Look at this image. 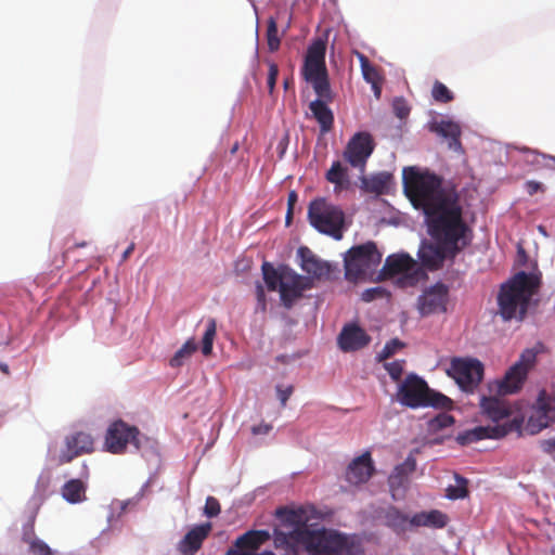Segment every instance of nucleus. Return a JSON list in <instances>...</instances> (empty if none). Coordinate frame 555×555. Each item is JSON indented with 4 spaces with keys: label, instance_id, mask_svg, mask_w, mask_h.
<instances>
[{
    "label": "nucleus",
    "instance_id": "f257e3e1",
    "mask_svg": "<svg viewBox=\"0 0 555 555\" xmlns=\"http://www.w3.org/2000/svg\"><path fill=\"white\" fill-rule=\"evenodd\" d=\"M403 189L413 207L425 214L434 238L454 244L468 231L456 193L444 189L436 173L416 167L404 168Z\"/></svg>",
    "mask_w": 555,
    "mask_h": 555
},
{
    "label": "nucleus",
    "instance_id": "f03ea898",
    "mask_svg": "<svg viewBox=\"0 0 555 555\" xmlns=\"http://www.w3.org/2000/svg\"><path fill=\"white\" fill-rule=\"evenodd\" d=\"M480 409L482 414L495 424L478 426L459 435L456 440L460 444L465 446L483 439H501L511 433H520L522 426L521 418L514 417L503 424H500L501 421L506 420L512 415V409L506 401L496 397L482 396L480 400Z\"/></svg>",
    "mask_w": 555,
    "mask_h": 555
},
{
    "label": "nucleus",
    "instance_id": "7ed1b4c3",
    "mask_svg": "<svg viewBox=\"0 0 555 555\" xmlns=\"http://www.w3.org/2000/svg\"><path fill=\"white\" fill-rule=\"evenodd\" d=\"M538 286V279L524 271L516 273L507 283L503 284L498 296L500 314L503 320H522Z\"/></svg>",
    "mask_w": 555,
    "mask_h": 555
},
{
    "label": "nucleus",
    "instance_id": "20e7f679",
    "mask_svg": "<svg viewBox=\"0 0 555 555\" xmlns=\"http://www.w3.org/2000/svg\"><path fill=\"white\" fill-rule=\"evenodd\" d=\"M311 555H365L362 539L336 530H313L305 542Z\"/></svg>",
    "mask_w": 555,
    "mask_h": 555
},
{
    "label": "nucleus",
    "instance_id": "39448f33",
    "mask_svg": "<svg viewBox=\"0 0 555 555\" xmlns=\"http://www.w3.org/2000/svg\"><path fill=\"white\" fill-rule=\"evenodd\" d=\"M397 400L411 409L430 406L449 410L453 405L449 397L429 388L426 380L414 373L406 375L399 385Z\"/></svg>",
    "mask_w": 555,
    "mask_h": 555
},
{
    "label": "nucleus",
    "instance_id": "423d86ee",
    "mask_svg": "<svg viewBox=\"0 0 555 555\" xmlns=\"http://www.w3.org/2000/svg\"><path fill=\"white\" fill-rule=\"evenodd\" d=\"M325 51L323 41H314L307 50L301 74L305 80L312 85L318 96L334 100L325 65Z\"/></svg>",
    "mask_w": 555,
    "mask_h": 555
},
{
    "label": "nucleus",
    "instance_id": "0eeeda50",
    "mask_svg": "<svg viewBox=\"0 0 555 555\" xmlns=\"http://www.w3.org/2000/svg\"><path fill=\"white\" fill-rule=\"evenodd\" d=\"M310 224L320 233L326 234L336 241L344 236L345 214L340 207L319 197L310 202L308 207Z\"/></svg>",
    "mask_w": 555,
    "mask_h": 555
},
{
    "label": "nucleus",
    "instance_id": "6e6552de",
    "mask_svg": "<svg viewBox=\"0 0 555 555\" xmlns=\"http://www.w3.org/2000/svg\"><path fill=\"white\" fill-rule=\"evenodd\" d=\"M382 253L373 241L352 246L344 257L345 278L357 282L369 275L382 261Z\"/></svg>",
    "mask_w": 555,
    "mask_h": 555
},
{
    "label": "nucleus",
    "instance_id": "1a4fd4ad",
    "mask_svg": "<svg viewBox=\"0 0 555 555\" xmlns=\"http://www.w3.org/2000/svg\"><path fill=\"white\" fill-rule=\"evenodd\" d=\"M465 233L453 244L440 238H435L440 244L422 243L418 249V258L424 267L437 270L446 258H454L465 246L469 244Z\"/></svg>",
    "mask_w": 555,
    "mask_h": 555
},
{
    "label": "nucleus",
    "instance_id": "9d476101",
    "mask_svg": "<svg viewBox=\"0 0 555 555\" xmlns=\"http://www.w3.org/2000/svg\"><path fill=\"white\" fill-rule=\"evenodd\" d=\"M447 374L463 391L473 393L483 378V365L477 359L454 358Z\"/></svg>",
    "mask_w": 555,
    "mask_h": 555
},
{
    "label": "nucleus",
    "instance_id": "9b49d317",
    "mask_svg": "<svg viewBox=\"0 0 555 555\" xmlns=\"http://www.w3.org/2000/svg\"><path fill=\"white\" fill-rule=\"evenodd\" d=\"M382 274L384 276L401 274L399 283L402 286H414L421 279L426 276L424 270L408 254L388 256L382 269Z\"/></svg>",
    "mask_w": 555,
    "mask_h": 555
},
{
    "label": "nucleus",
    "instance_id": "f8f14e48",
    "mask_svg": "<svg viewBox=\"0 0 555 555\" xmlns=\"http://www.w3.org/2000/svg\"><path fill=\"white\" fill-rule=\"evenodd\" d=\"M375 149V142L370 132L360 131L348 141L343 157L353 168L364 172L367 159Z\"/></svg>",
    "mask_w": 555,
    "mask_h": 555
},
{
    "label": "nucleus",
    "instance_id": "ddd939ff",
    "mask_svg": "<svg viewBox=\"0 0 555 555\" xmlns=\"http://www.w3.org/2000/svg\"><path fill=\"white\" fill-rule=\"evenodd\" d=\"M537 353L532 349H526L519 360L509 367L499 385V392L502 395L517 392L527 378L529 370L535 363Z\"/></svg>",
    "mask_w": 555,
    "mask_h": 555
},
{
    "label": "nucleus",
    "instance_id": "4468645a",
    "mask_svg": "<svg viewBox=\"0 0 555 555\" xmlns=\"http://www.w3.org/2000/svg\"><path fill=\"white\" fill-rule=\"evenodd\" d=\"M448 302L449 287L441 282H437L423 291L417 299V308L423 317H427L446 312Z\"/></svg>",
    "mask_w": 555,
    "mask_h": 555
},
{
    "label": "nucleus",
    "instance_id": "2eb2a0df",
    "mask_svg": "<svg viewBox=\"0 0 555 555\" xmlns=\"http://www.w3.org/2000/svg\"><path fill=\"white\" fill-rule=\"evenodd\" d=\"M310 287L311 283L308 278L298 274L288 267L282 275V283L279 287L282 305L286 309H291L302 297L304 292Z\"/></svg>",
    "mask_w": 555,
    "mask_h": 555
},
{
    "label": "nucleus",
    "instance_id": "dca6fc26",
    "mask_svg": "<svg viewBox=\"0 0 555 555\" xmlns=\"http://www.w3.org/2000/svg\"><path fill=\"white\" fill-rule=\"evenodd\" d=\"M138 436L139 430L137 427L129 426L122 421H117L107 429L105 437L106 449L115 454L122 453L129 442L139 449Z\"/></svg>",
    "mask_w": 555,
    "mask_h": 555
},
{
    "label": "nucleus",
    "instance_id": "f3484780",
    "mask_svg": "<svg viewBox=\"0 0 555 555\" xmlns=\"http://www.w3.org/2000/svg\"><path fill=\"white\" fill-rule=\"evenodd\" d=\"M64 444L65 447L57 459L59 465L70 463L74 459L89 454L94 450L93 437L85 431H76L67 435Z\"/></svg>",
    "mask_w": 555,
    "mask_h": 555
},
{
    "label": "nucleus",
    "instance_id": "a211bd4d",
    "mask_svg": "<svg viewBox=\"0 0 555 555\" xmlns=\"http://www.w3.org/2000/svg\"><path fill=\"white\" fill-rule=\"evenodd\" d=\"M276 516L286 525L293 527L289 537L296 541L305 543L309 534L313 532L308 528V517L304 508L289 509L280 507L276 509Z\"/></svg>",
    "mask_w": 555,
    "mask_h": 555
},
{
    "label": "nucleus",
    "instance_id": "6ab92c4d",
    "mask_svg": "<svg viewBox=\"0 0 555 555\" xmlns=\"http://www.w3.org/2000/svg\"><path fill=\"white\" fill-rule=\"evenodd\" d=\"M269 540L270 533L267 530H248L234 541L225 555H258L259 547Z\"/></svg>",
    "mask_w": 555,
    "mask_h": 555
},
{
    "label": "nucleus",
    "instance_id": "aec40b11",
    "mask_svg": "<svg viewBox=\"0 0 555 555\" xmlns=\"http://www.w3.org/2000/svg\"><path fill=\"white\" fill-rule=\"evenodd\" d=\"M371 340L372 338L365 330L356 323H348L344 325L337 337L338 347L344 352L361 350L369 346Z\"/></svg>",
    "mask_w": 555,
    "mask_h": 555
},
{
    "label": "nucleus",
    "instance_id": "412c9836",
    "mask_svg": "<svg viewBox=\"0 0 555 555\" xmlns=\"http://www.w3.org/2000/svg\"><path fill=\"white\" fill-rule=\"evenodd\" d=\"M533 409V414L529 418L530 426L541 430L555 422V402L546 390H540Z\"/></svg>",
    "mask_w": 555,
    "mask_h": 555
},
{
    "label": "nucleus",
    "instance_id": "4be33fe9",
    "mask_svg": "<svg viewBox=\"0 0 555 555\" xmlns=\"http://www.w3.org/2000/svg\"><path fill=\"white\" fill-rule=\"evenodd\" d=\"M375 472L374 463L369 451L353 459L346 469V480L353 486L369 481Z\"/></svg>",
    "mask_w": 555,
    "mask_h": 555
},
{
    "label": "nucleus",
    "instance_id": "5701e85b",
    "mask_svg": "<svg viewBox=\"0 0 555 555\" xmlns=\"http://www.w3.org/2000/svg\"><path fill=\"white\" fill-rule=\"evenodd\" d=\"M297 255L300 259V267L306 273L318 280L330 276L331 266L319 259L308 247H299Z\"/></svg>",
    "mask_w": 555,
    "mask_h": 555
},
{
    "label": "nucleus",
    "instance_id": "b1692460",
    "mask_svg": "<svg viewBox=\"0 0 555 555\" xmlns=\"http://www.w3.org/2000/svg\"><path fill=\"white\" fill-rule=\"evenodd\" d=\"M211 531V524L206 522L193 527L179 542V551L183 555H194Z\"/></svg>",
    "mask_w": 555,
    "mask_h": 555
},
{
    "label": "nucleus",
    "instance_id": "393cba45",
    "mask_svg": "<svg viewBox=\"0 0 555 555\" xmlns=\"http://www.w3.org/2000/svg\"><path fill=\"white\" fill-rule=\"evenodd\" d=\"M333 100H327L322 96H318L317 100L309 104V108L312 112L313 117L317 119L323 133L328 132L334 125V115L331 108L327 106Z\"/></svg>",
    "mask_w": 555,
    "mask_h": 555
},
{
    "label": "nucleus",
    "instance_id": "a878e982",
    "mask_svg": "<svg viewBox=\"0 0 555 555\" xmlns=\"http://www.w3.org/2000/svg\"><path fill=\"white\" fill-rule=\"evenodd\" d=\"M448 520L449 518L444 513L438 509H431L429 512L416 513L412 516L410 522L416 527L441 529L447 526Z\"/></svg>",
    "mask_w": 555,
    "mask_h": 555
},
{
    "label": "nucleus",
    "instance_id": "bb28decb",
    "mask_svg": "<svg viewBox=\"0 0 555 555\" xmlns=\"http://www.w3.org/2000/svg\"><path fill=\"white\" fill-rule=\"evenodd\" d=\"M430 130L448 139L450 149L457 150L461 147V128L457 124L450 120H441L439 122H433L430 125Z\"/></svg>",
    "mask_w": 555,
    "mask_h": 555
},
{
    "label": "nucleus",
    "instance_id": "cd10ccee",
    "mask_svg": "<svg viewBox=\"0 0 555 555\" xmlns=\"http://www.w3.org/2000/svg\"><path fill=\"white\" fill-rule=\"evenodd\" d=\"M325 179L334 184L335 192L347 190L350 186L348 168L339 160L333 162L331 168L325 173Z\"/></svg>",
    "mask_w": 555,
    "mask_h": 555
},
{
    "label": "nucleus",
    "instance_id": "c85d7f7f",
    "mask_svg": "<svg viewBox=\"0 0 555 555\" xmlns=\"http://www.w3.org/2000/svg\"><path fill=\"white\" fill-rule=\"evenodd\" d=\"M86 491L87 485L81 479H70L61 489L63 499L70 504L83 502L87 499Z\"/></svg>",
    "mask_w": 555,
    "mask_h": 555
},
{
    "label": "nucleus",
    "instance_id": "c756f323",
    "mask_svg": "<svg viewBox=\"0 0 555 555\" xmlns=\"http://www.w3.org/2000/svg\"><path fill=\"white\" fill-rule=\"evenodd\" d=\"M391 180H392L391 173L383 171V172L373 175L370 178H363L362 186L366 192L382 195L388 191Z\"/></svg>",
    "mask_w": 555,
    "mask_h": 555
},
{
    "label": "nucleus",
    "instance_id": "7c9ffc66",
    "mask_svg": "<svg viewBox=\"0 0 555 555\" xmlns=\"http://www.w3.org/2000/svg\"><path fill=\"white\" fill-rule=\"evenodd\" d=\"M287 266L274 268V266L268 261L262 263L261 271L263 281L270 292L279 291V287L282 283V275L284 274V271L287 270Z\"/></svg>",
    "mask_w": 555,
    "mask_h": 555
},
{
    "label": "nucleus",
    "instance_id": "2f4dec72",
    "mask_svg": "<svg viewBox=\"0 0 555 555\" xmlns=\"http://www.w3.org/2000/svg\"><path fill=\"white\" fill-rule=\"evenodd\" d=\"M416 469V460L410 455L405 461L397 465L389 477V483L393 486H402L408 479V476Z\"/></svg>",
    "mask_w": 555,
    "mask_h": 555
},
{
    "label": "nucleus",
    "instance_id": "473e14b6",
    "mask_svg": "<svg viewBox=\"0 0 555 555\" xmlns=\"http://www.w3.org/2000/svg\"><path fill=\"white\" fill-rule=\"evenodd\" d=\"M197 350V344L194 338L188 339L182 347L176 351L173 357L169 360L171 367H180L184 364L185 360L190 359L191 356Z\"/></svg>",
    "mask_w": 555,
    "mask_h": 555
},
{
    "label": "nucleus",
    "instance_id": "72a5a7b5",
    "mask_svg": "<svg viewBox=\"0 0 555 555\" xmlns=\"http://www.w3.org/2000/svg\"><path fill=\"white\" fill-rule=\"evenodd\" d=\"M360 64H361V70L363 78L372 83L373 88L375 89L376 96H379L380 90L377 87L379 76L376 68L370 63L369 59L364 55H360Z\"/></svg>",
    "mask_w": 555,
    "mask_h": 555
},
{
    "label": "nucleus",
    "instance_id": "f704fd0d",
    "mask_svg": "<svg viewBox=\"0 0 555 555\" xmlns=\"http://www.w3.org/2000/svg\"><path fill=\"white\" fill-rule=\"evenodd\" d=\"M266 39L268 43V49L270 52H275L280 49L281 46V36L278 30V22L276 18L270 16L268 20Z\"/></svg>",
    "mask_w": 555,
    "mask_h": 555
},
{
    "label": "nucleus",
    "instance_id": "c9c22d12",
    "mask_svg": "<svg viewBox=\"0 0 555 555\" xmlns=\"http://www.w3.org/2000/svg\"><path fill=\"white\" fill-rule=\"evenodd\" d=\"M217 333V324L215 319H209L206 324V330L202 339V352L208 357L212 352L214 339Z\"/></svg>",
    "mask_w": 555,
    "mask_h": 555
},
{
    "label": "nucleus",
    "instance_id": "e433bc0d",
    "mask_svg": "<svg viewBox=\"0 0 555 555\" xmlns=\"http://www.w3.org/2000/svg\"><path fill=\"white\" fill-rule=\"evenodd\" d=\"M456 485L449 486L447 488V496L451 500L464 499L468 495L467 485L468 481L466 478L455 474L454 476Z\"/></svg>",
    "mask_w": 555,
    "mask_h": 555
},
{
    "label": "nucleus",
    "instance_id": "4c0bfd02",
    "mask_svg": "<svg viewBox=\"0 0 555 555\" xmlns=\"http://www.w3.org/2000/svg\"><path fill=\"white\" fill-rule=\"evenodd\" d=\"M404 347L405 344L401 341L399 338H392L386 343L382 351L378 352L376 359L378 362L385 361Z\"/></svg>",
    "mask_w": 555,
    "mask_h": 555
},
{
    "label": "nucleus",
    "instance_id": "58836bf2",
    "mask_svg": "<svg viewBox=\"0 0 555 555\" xmlns=\"http://www.w3.org/2000/svg\"><path fill=\"white\" fill-rule=\"evenodd\" d=\"M431 95L434 100L439 103H449L454 99L452 91H450L446 85L438 80L435 81L433 86Z\"/></svg>",
    "mask_w": 555,
    "mask_h": 555
},
{
    "label": "nucleus",
    "instance_id": "ea45409f",
    "mask_svg": "<svg viewBox=\"0 0 555 555\" xmlns=\"http://www.w3.org/2000/svg\"><path fill=\"white\" fill-rule=\"evenodd\" d=\"M455 422L454 417L447 413H440L429 422L431 429L439 430L453 425Z\"/></svg>",
    "mask_w": 555,
    "mask_h": 555
},
{
    "label": "nucleus",
    "instance_id": "a19ab883",
    "mask_svg": "<svg viewBox=\"0 0 555 555\" xmlns=\"http://www.w3.org/2000/svg\"><path fill=\"white\" fill-rule=\"evenodd\" d=\"M388 296L389 293L384 287L376 286L365 289L361 295V299L365 302H370L376 298H383Z\"/></svg>",
    "mask_w": 555,
    "mask_h": 555
},
{
    "label": "nucleus",
    "instance_id": "79ce46f5",
    "mask_svg": "<svg viewBox=\"0 0 555 555\" xmlns=\"http://www.w3.org/2000/svg\"><path fill=\"white\" fill-rule=\"evenodd\" d=\"M404 361H393L385 364V369L395 382H399L403 373Z\"/></svg>",
    "mask_w": 555,
    "mask_h": 555
},
{
    "label": "nucleus",
    "instance_id": "37998d69",
    "mask_svg": "<svg viewBox=\"0 0 555 555\" xmlns=\"http://www.w3.org/2000/svg\"><path fill=\"white\" fill-rule=\"evenodd\" d=\"M221 507L219 501L214 496H208L206 499L204 513L207 517H216L220 514Z\"/></svg>",
    "mask_w": 555,
    "mask_h": 555
},
{
    "label": "nucleus",
    "instance_id": "c03bdc74",
    "mask_svg": "<svg viewBox=\"0 0 555 555\" xmlns=\"http://www.w3.org/2000/svg\"><path fill=\"white\" fill-rule=\"evenodd\" d=\"M29 550L34 555H54L49 545L39 539L29 544Z\"/></svg>",
    "mask_w": 555,
    "mask_h": 555
},
{
    "label": "nucleus",
    "instance_id": "a18cd8bd",
    "mask_svg": "<svg viewBox=\"0 0 555 555\" xmlns=\"http://www.w3.org/2000/svg\"><path fill=\"white\" fill-rule=\"evenodd\" d=\"M278 76H279V67L275 63H270L269 64V72H268V80H267V85H268V89H269V93L272 94L273 91H274V88H275V83H276V80H278Z\"/></svg>",
    "mask_w": 555,
    "mask_h": 555
},
{
    "label": "nucleus",
    "instance_id": "49530a36",
    "mask_svg": "<svg viewBox=\"0 0 555 555\" xmlns=\"http://www.w3.org/2000/svg\"><path fill=\"white\" fill-rule=\"evenodd\" d=\"M393 112L397 117L403 119L410 114V107L403 99H396L393 102Z\"/></svg>",
    "mask_w": 555,
    "mask_h": 555
},
{
    "label": "nucleus",
    "instance_id": "de8ad7c7",
    "mask_svg": "<svg viewBox=\"0 0 555 555\" xmlns=\"http://www.w3.org/2000/svg\"><path fill=\"white\" fill-rule=\"evenodd\" d=\"M38 538L35 534L34 518H33L27 525L24 526L22 540L29 545L33 541H35Z\"/></svg>",
    "mask_w": 555,
    "mask_h": 555
},
{
    "label": "nucleus",
    "instance_id": "09e8293b",
    "mask_svg": "<svg viewBox=\"0 0 555 555\" xmlns=\"http://www.w3.org/2000/svg\"><path fill=\"white\" fill-rule=\"evenodd\" d=\"M256 299L257 306L261 311H266L267 309V297L264 293V288L261 283L257 282L256 284Z\"/></svg>",
    "mask_w": 555,
    "mask_h": 555
},
{
    "label": "nucleus",
    "instance_id": "8fccbe9b",
    "mask_svg": "<svg viewBox=\"0 0 555 555\" xmlns=\"http://www.w3.org/2000/svg\"><path fill=\"white\" fill-rule=\"evenodd\" d=\"M293 390H294L293 386H287L286 388H282L281 386L276 387L278 397L281 401L282 406L286 405V402L289 399V397L292 396Z\"/></svg>",
    "mask_w": 555,
    "mask_h": 555
},
{
    "label": "nucleus",
    "instance_id": "3c124183",
    "mask_svg": "<svg viewBox=\"0 0 555 555\" xmlns=\"http://www.w3.org/2000/svg\"><path fill=\"white\" fill-rule=\"evenodd\" d=\"M540 446L543 452L552 455L555 460V439L542 440Z\"/></svg>",
    "mask_w": 555,
    "mask_h": 555
},
{
    "label": "nucleus",
    "instance_id": "603ef678",
    "mask_svg": "<svg viewBox=\"0 0 555 555\" xmlns=\"http://www.w3.org/2000/svg\"><path fill=\"white\" fill-rule=\"evenodd\" d=\"M272 430V425L267 423H261L257 426H253L251 433L254 435H267Z\"/></svg>",
    "mask_w": 555,
    "mask_h": 555
},
{
    "label": "nucleus",
    "instance_id": "864d4df0",
    "mask_svg": "<svg viewBox=\"0 0 555 555\" xmlns=\"http://www.w3.org/2000/svg\"><path fill=\"white\" fill-rule=\"evenodd\" d=\"M298 201V195L295 191H291L287 197V209H294Z\"/></svg>",
    "mask_w": 555,
    "mask_h": 555
},
{
    "label": "nucleus",
    "instance_id": "5fc2aeb1",
    "mask_svg": "<svg viewBox=\"0 0 555 555\" xmlns=\"http://www.w3.org/2000/svg\"><path fill=\"white\" fill-rule=\"evenodd\" d=\"M541 188L540 183L539 182H535V181H528L526 183V189H527V192L530 194V195H533L534 193L538 192V190Z\"/></svg>",
    "mask_w": 555,
    "mask_h": 555
},
{
    "label": "nucleus",
    "instance_id": "6e6d98bb",
    "mask_svg": "<svg viewBox=\"0 0 555 555\" xmlns=\"http://www.w3.org/2000/svg\"><path fill=\"white\" fill-rule=\"evenodd\" d=\"M294 209H287L286 216H285V222L286 225H289L293 220Z\"/></svg>",
    "mask_w": 555,
    "mask_h": 555
},
{
    "label": "nucleus",
    "instance_id": "4d7b16f0",
    "mask_svg": "<svg viewBox=\"0 0 555 555\" xmlns=\"http://www.w3.org/2000/svg\"><path fill=\"white\" fill-rule=\"evenodd\" d=\"M134 244L132 243L122 254V259H127L129 255L133 251Z\"/></svg>",
    "mask_w": 555,
    "mask_h": 555
},
{
    "label": "nucleus",
    "instance_id": "13d9d810",
    "mask_svg": "<svg viewBox=\"0 0 555 555\" xmlns=\"http://www.w3.org/2000/svg\"><path fill=\"white\" fill-rule=\"evenodd\" d=\"M0 371L5 375L10 374L9 365L4 362H0Z\"/></svg>",
    "mask_w": 555,
    "mask_h": 555
},
{
    "label": "nucleus",
    "instance_id": "bf43d9fd",
    "mask_svg": "<svg viewBox=\"0 0 555 555\" xmlns=\"http://www.w3.org/2000/svg\"><path fill=\"white\" fill-rule=\"evenodd\" d=\"M292 83H293L292 79H285L283 82L285 89H287Z\"/></svg>",
    "mask_w": 555,
    "mask_h": 555
},
{
    "label": "nucleus",
    "instance_id": "052dcab7",
    "mask_svg": "<svg viewBox=\"0 0 555 555\" xmlns=\"http://www.w3.org/2000/svg\"><path fill=\"white\" fill-rule=\"evenodd\" d=\"M237 149H238V145H237V143H236V144H234V146L231 149V153H232V154H234V153L237 151Z\"/></svg>",
    "mask_w": 555,
    "mask_h": 555
},
{
    "label": "nucleus",
    "instance_id": "680f3d73",
    "mask_svg": "<svg viewBox=\"0 0 555 555\" xmlns=\"http://www.w3.org/2000/svg\"><path fill=\"white\" fill-rule=\"evenodd\" d=\"M86 245V243H79L77 244L78 247H83Z\"/></svg>",
    "mask_w": 555,
    "mask_h": 555
}]
</instances>
